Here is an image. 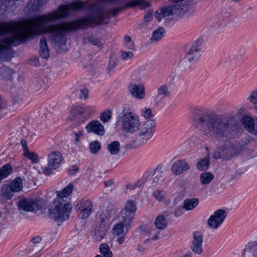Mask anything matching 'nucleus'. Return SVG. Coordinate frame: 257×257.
<instances>
[{"label":"nucleus","mask_w":257,"mask_h":257,"mask_svg":"<svg viewBox=\"0 0 257 257\" xmlns=\"http://www.w3.org/2000/svg\"><path fill=\"white\" fill-rule=\"evenodd\" d=\"M150 5V3L145 0H133L122 7H117L105 12L103 7L98 4H91L88 6L87 3L74 2L61 6L57 10L53 11L64 15L55 22L68 16L71 11H79L87 8L90 13V15L73 22L48 25L45 28V31L50 34V39L53 44L62 46L66 43V32H74L79 29H88L89 27L100 25L104 19L110 16H115L121 11L130 7L139 6L141 9H144Z\"/></svg>","instance_id":"nucleus-1"},{"label":"nucleus","mask_w":257,"mask_h":257,"mask_svg":"<svg viewBox=\"0 0 257 257\" xmlns=\"http://www.w3.org/2000/svg\"><path fill=\"white\" fill-rule=\"evenodd\" d=\"M63 16L57 12H52L24 23H0V35L13 34L10 37L0 40V59L10 61L14 54L11 45L17 46L31 36L46 33L45 29L47 25L54 22Z\"/></svg>","instance_id":"nucleus-2"},{"label":"nucleus","mask_w":257,"mask_h":257,"mask_svg":"<svg viewBox=\"0 0 257 257\" xmlns=\"http://www.w3.org/2000/svg\"><path fill=\"white\" fill-rule=\"evenodd\" d=\"M192 118L194 126L210 139L226 136L238 127L235 116L218 114L207 108H195Z\"/></svg>","instance_id":"nucleus-3"},{"label":"nucleus","mask_w":257,"mask_h":257,"mask_svg":"<svg viewBox=\"0 0 257 257\" xmlns=\"http://www.w3.org/2000/svg\"><path fill=\"white\" fill-rule=\"evenodd\" d=\"M63 199L56 198L51 204L48 211L49 217L54 219L58 223L69 218V213L72 206L69 203H65Z\"/></svg>","instance_id":"nucleus-4"},{"label":"nucleus","mask_w":257,"mask_h":257,"mask_svg":"<svg viewBox=\"0 0 257 257\" xmlns=\"http://www.w3.org/2000/svg\"><path fill=\"white\" fill-rule=\"evenodd\" d=\"M94 112L90 105H73L70 110L67 121L74 127L80 125L88 119Z\"/></svg>","instance_id":"nucleus-5"},{"label":"nucleus","mask_w":257,"mask_h":257,"mask_svg":"<svg viewBox=\"0 0 257 257\" xmlns=\"http://www.w3.org/2000/svg\"><path fill=\"white\" fill-rule=\"evenodd\" d=\"M121 128L123 132L128 134L137 132L140 127L141 120L138 115L124 108L121 113Z\"/></svg>","instance_id":"nucleus-6"},{"label":"nucleus","mask_w":257,"mask_h":257,"mask_svg":"<svg viewBox=\"0 0 257 257\" xmlns=\"http://www.w3.org/2000/svg\"><path fill=\"white\" fill-rule=\"evenodd\" d=\"M156 123L155 119H149L145 121L138 131L134 144L136 147H140L147 144L153 137Z\"/></svg>","instance_id":"nucleus-7"},{"label":"nucleus","mask_w":257,"mask_h":257,"mask_svg":"<svg viewBox=\"0 0 257 257\" xmlns=\"http://www.w3.org/2000/svg\"><path fill=\"white\" fill-rule=\"evenodd\" d=\"M63 161L61 153L58 151L51 152L47 156V165L43 170L46 175H50L52 171L60 167Z\"/></svg>","instance_id":"nucleus-8"},{"label":"nucleus","mask_w":257,"mask_h":257,"mask_svg":"<svg viewBox=\"0 0 257 257\" xmlns=\"http://www.w3.org/2000/svg\"><path fill=\"white\" fill-rule=\"evenodd\" d=\"M238 152V149L234 145L228 143L221 146L218 151L214 153L213 158L215 159H221L223 160H229L236 155Z\"/></svg>","instance_id":"nucleus-9"},{"label":"nucleus","mask_w":257,"mask_h":257,"mask_svg":"<svg viewBox=\"0 0 257 257\" xmlns=\"http://www.w3.org/2000/svg\"><path fill=\"white\" fill-rule=\"evenodd\" d=\"M113 213L114 210L111 202L109 200H106L100 211L97 213L96 219L100 224L107 226L110 223Z\"/></svg>","instance_id":"nucleus-10"},{"label":"nucleus","mask_w":257,"mask_h":257,"mask_svg":"<svg viewBox=\"0 0 257 257\" xmlns=\"http://www.w3.org/2000/svg\"><path fill=\"white\" fill-rule=\"evenodd\" d=\"M172 4L166 7L164 13V16H182L187 11V5L184 3L185 0H171Z\"/></svg>","instance_id":"nucleus-11"},{"label":"nucleus","mask_w":257,"mask_h":257,"mask_svg":"<svg viewBox=\"0 0 257 257\" xmlns=\"http://www.w3.org/2000/svg\"><path fill=\"white\" fill-rule=\"evenodd\" d=\"M75 208L78 216L81 219H86L92 213L93 204L91 201L83 199L78 202Z\"/></svg>","instance_id":"nucleus-12"},{"label":"nucleus","mask_w":257,"mask_h":257,"mask_svg":"<svg viewBox=\"0 0 257 257\" xmlns=\"http://www.w3.org/2000/svg\"><path fill=\"white\" fill-rule=\"evenodd\" d=\"M227 216L225 210L218 209L211 215L207 221L208 226L212 229L218 228L223 223Z\"/></svg>","instance_id":"nucleus-13"},{"label":"nucleus","mask_w":257,"mask_h":257,"mask_svg":"<svg viewBox=\"0 0 257 257\" xmlns=\"http://www.w3.org/2000/svg\"><path fill=\"white\" fill-rule=\"evenodd\" d=\"M129 228L130 226H126L125 223L120 222L114 225L112 229L113 234L118 236L117 241L119 244H122L124 242V237Z\"/></svg>","instance_id":"nucleus-14"},{"label":"nucleus","mask_w":257,"mask_h":257,"mask_svg":"<svg viewBox=\"0 0 257 257\" xmlns=\"http://www.w3.org/2000/svg\"><path fill=\"white\" fill-rule=\"evenodd\" d=\"M18 206L21 211L35 212L39 209V205L36 201L27 199L20 200Z\"/></svg>","instance_id":"nucleus-15"},{"label":"nucleus","mask_w":257,"mask_h":257,"mask_svg":"<svg viewBox=\"0 0 257 257\" xmlns=\"http://www.w3.org/2000/svg\"><path fill=\"white\" fill-rule=\"evenodd\" d=\"M88 133H94L99 136H103L105 130L102 124L98 120H92L89 122L85 126Z\"/></svg>","instance_id":"nucleus-16"},{"label":"nucleus","mask_w":257,"mask_h":257,"mask_svg":"<svg viewBox=\"0 0 257 257\" xmlns=\"http://www.w3.org/2000/svg\"><path fill=\"white\" fill-rule=\"evenodd\" d=\"M203 234L200 231H196L193 234L191 249L195 253L200 254L202 252Z\"/></svg>","instance_id":"nucleus-17"},{"label":"nucleus","mask_w":257,"mask_h":257,"mask_svg":"<svg viewBox=\"0 0 257 257\" xmlns=\"http://www.w3.org/2000/svg\"><path fill=\"white\" fill-rule=\"evenodd\" d=\"M128 91L131 94L137 99H142L145 96V88L143 85H137L131 83L128 86Z\"/></svg>","instance_id":"nucleus-18"},{"label":"nucleus","mask_w":257,"mask_h":257,"mask_svg":"<svg viewBox=\"0 0 257 257\" xmlns=\"http://www.w3.org/2000/svg\"><path fill=\"white\" fill-rule=\"evenodd\" d=\"M189 166L184 160L176 161L171 167V171L175 175L182 174L189 169Z\"/></svg>","instance_id":"nucleus-19"},{"label":"nucleus","mask_w":257,"mask_h":257,"mask_svg":"<svg viewBox=\"0 0 257 257\" xmlns=\"http://www.w3.org/2000/svg\"><path fill=\"white\" fill-rule=\"evenodd\" d=\"M167 219L163 215H158L155 219L154 225L155 227L159 231H157L156 234L151 239L154 240L158 239L159 238L158 234L160 233V231L165 229L167 227Z\"/></svg>","instance_id":"nucleus-20"},{"label":"nucleus","mask_w":257,"mask_h":257,"mask_svg":"<svg viewBox=\"0 0 257 257\" xmlns=\"http://www.w3.org/2000/svg\"><path fill=\"white\" fill-rule=\"evenodd\" d=\"M74 186L72 183L69 184L61 191H56L57 195L56 198L59 199H63V201L65 203H69V196L71 194Z\"/></svg>","instance_id":"nucleus-21"},{"label":"nucleus","mask_w":257,"mask_h":257,"mask_svg":"<svg viewBox=\"0 0 257 257\" xmlns=\"http://www.w3.org/2000/svg\"><path fill=\"white\" fill-rule=\"evenodd\" d=\"M135 215L132 213L122 209L117 215L118 221L125 224L126 226H130Z\"/></svg>","instance_id":"nucleus-22"},{"label":"nucleus","mask_w":257,"mask_h":257,"mask_svg":"<svg viewBox=\"0 0 257 257\" xmlns=\"http://www.w3.org/2000/svg\"><path fill=\"white\" fill-rule=\"evenodd\" d=\"M107 226L99 224L94 230V239L97 241H101L107 235Z\"/></svg>","instance_id":"nucleus-23"},{"label":"nucleus","mask_w":257,"mask_h":257,"mask_svg":"<svg viewBox=\"0 0 257 257\" xmlns=\"http://www.w3.org/2000/svg\"><path fill=\"white\" fill-rule=\"evenodd\" d=\"M40 54L44 59H47L50 55L49 49L45 37H42L40 40Z\"/></svg>","instance_id":"nucleus-24"},{"label":"nucleus","mask_w":257,"mask_h":257,"mask_svg":"<svg viewBox=\"0 0 257 257\" xmlns=\"http://www.w3.org/2000/svg\"><path fill=\"white\" fill-rule=\"evenodd\" d=\"M241 121L244 128L251 133L255 123V119L254 120L251 116L244 115L242 117Z\"/></svg>","instance_id":"nucleus-25"},{"label":"nucleus","mask_w":257,"mask_h":257,"mask_svg":"<svg viewBox=\"0 0 257 257\" xmlns=\"http://www.w3.org/2000/svg\"><path fill=\"white\" fill-rule=\"evenodd\" d=\"M171 92L169 87L166 84L160 85L157 89V96L161 98L170 97Z\"/></svg>","instance_id":"nucleus-26"},{"label":"nucleus","mask_w":257,"mask_h":257,"mask_svg":"<svg viewBox=\"0 0 257 257\" xmlns=\"http://www.w3.org/2000/svg\"><path fill=\"white\" fill-rule=\"evenodd\" d=\"M9 186L14 193L19 192L23 189L22 179L20 177H17L10 182Z\"/></svg>","instance_id":"nucleus-27"},{"label":"nucleus","mask_w":257,"mask_h":257,"mask_svg":"<svg viewBox=\"0 0 257 257\" xmlns=\"http://www.w3.org/2000/svg\"><path fill=\"white\" fill-rule=\"evenodd\" d=\"M199 203V200L197 198H192L186 199L184 201L183 208L186 210H191L196 207Z\"/></svg>","instance_id":"nucleus-28"},{"label":"nucleus","mask_w":257,"mask_h":257,"mask_svg":"<svg viewBox=\"0 0 257 257\" xmlns=\"http://www.w3.org/2000/svg\"><path fill=\"white\" fill-rule=\"evenodd\" d=\"M48 0H30L28 7L32 11L39 10Z\"/></svg>","instance_id":"nucleus-29"},{"label":"nucleus","mask_w":257,"mask_h":257,"mask_svg":"<svg viewBox=\"0 0 257 257\" xmlns=\"http://www.w3.org/2000/svg\"><path fill=\"white\" fill-rule=\"evenodd\" d=\"M201 41L197 40L188 50H186L187 55L199 56L198 52L200 50L199 47L201 46Z\"/></svg>","instance_id":"nucleus-30"},{"label":"nucleus","mask_w":257,"mask_h":257,"mask_svg":"<svg viewBox=\"0 0 257 257\" xmlns=\"http://www.w3.org/2000/svg\"><path fill=\"white\" fill-rule=\"evenodd\" d=\"M164 32L165 29L163 27H159L153 33L151 41L153 42L159 41L164 37Z\"/></svg>","instance_id":"nucleus-31"},{"label":"nucleus","mask_w":257,"mask_h":257,"mask_svg":"<svg viewBox=\"0 0 257 257\" xmlns=\"http://www.w3.org/2000/svg\"><path fill=\"white\" fill-rule=\"evenodd\" d=\"M214 178V175L210 172L202 173L200 175V181L203 185L209 184Z\"/></svg>","instance_id":"nucleus-32"},{"label":"nucleus","mask_w":257,"mask_h":257,"mask_svg":"<svg viewBox=\"0 0 257 257\" xmlns=\"http://www.w3.org/2000/svg\"><path fill=\"white\" fill-rule=\"evenodd\" d=\"M120 144L119 142L115 141L111 142L107 145V150L111 155H116L120 151Z\"/></svg>","instance_id":"nucleus-33"},{"label":"nucleus","mask_w":257,"mask_h":257,"mask_svg":"<svg viewBox=\"0 0 257 257\" xmlns=\"http://www.w3.org/2000/svg\"><path fill=\"white\" fill-rule=\"evenodd\" d=\"M13 171V168L10 164H7L0 169V179L7 177Z\"/></svg>","instance_id":"nucleus-34"},{"label":"nucleus","mask_w":257,"mask_h":257,"mask_svg":"<svg viewBox=\"0 0 257 257\" xmlns=\"http://www.w3.org/2000/svg\"><path fill=\"white\" fill-rule=\"evenodd\" d=\"M210 164L209 158L208 156H205L203 159L199 160L197 164V168L200 170H206L208 169Z\"/></svg>","instance_id":"nucleus-35"},{"label":"nucleus","mask_w":257,"mask_h":257,"mask_svg":"<svg viewBox=\"0 0 257 257\" xmlns=\"http://www.w3.org/2000/svg\"><path fill=\"white\" fill-rule=\"evenodd\" d=\"M137 209V208L136 203L133 200H128L125 203L124 207L122 209L128 212L132 213L135 215Z\"/></svg>","instance_id":"nucleus-36"},{"label":"nucleus","mask_w":257,"mask_h":257,"mask_svg":"<svg viewBox=\"0 0 257 257\" xmlns=\"http://www.w3.org/2000/svg\"><path fill=\"white\" fill-rule=\"evenodd\" d=\"M2 195L7 199H11L13 196V192L9 185L3 184L1 187Z\"/></svg>","instance_id":"nucleus-37"},{"label":"nucleus","mask_w":257,"mask_h":257,"mask_svg":"<svg viewBox=\"0 0 257 257\" xmlns=\"http://www.w3.org/2000/svg\"><path fill=\"white\" fill-rule=\"evenodd\" d=\"M84 40L85 43L89 42L93 45L97 46L99 48L103 46L100 40L93 36H88L87 37H84Z\"/></svg>","instance_id":"nucleus-38"},{"label":"nucleus","mask_w":257,"mask_h":257,"mask_svg":"<svg viewBox=\"0 0 257 257\" xmlns=\"http://www.w3.org/2000/svg\"><path fill=\"white\" fill-rule=\"evenodd\" d=\"M134 74L139 79H141L147 75V70L146 66H141L134 71Z\"/></svg>","instance_id":"nucleus-39"},{"label":"nucleus","mask_w":257,"mask_h":257,"mask_svg":"<svg viewBox=\"0 0 257 257\" xmlns=\"http://www.w3.org/2000/svg\"><path fill=\"white\" fill-rule=\"evenodd\" d=\"M100 253L104 257H112V252L110 251L108 245L106 243L102 244L99 248Z\"/></svg>","instance_id":"nucleus-40"},{"label":"nucleus","mask_w":257,"mask_h":257,"mask_svg":"<svg viewBox=\"0 0 257 257\" xmlns=\"http://www.w3.org/2000/svg\"><path fill=\"white\" fill-rule=\"evenodd\" d=\"M23 155L24 157H27L33 163H38L39 162L38 155L34 152H30L28 151L26 152H24Z\"/></svg>","instance_id":"nucleus-41"},{"label":"nucleus","mask_w":257,"mask_h":257,"mask_svg":"<svg viewBox=\"0 0 257 257\" xmlns=\"http://www.w3.org/2000/svg\"><path fill=\"white\" fill-rule=\"evenodd\" d=\"M141 115L145 119H152L154 115L152 113V109L149 107H144L141 110Z\"/></svg>","instance_id":"nucleus-42"},{"label":"nucleus","mask_w":257,"mask_h":257,"mask_svg":"<svg viewBox=\"0 0 257 257\" xmlns=\"http://www.w3.org/2000/svg\"><path fill=\"white\" fill-rule=\"evenodd\" d=\"M89 148L91 153L96 154L100 150L101 146L98 142L93 141L90 143Z\"/></svg>","instance_id":"nucleus-43"},{"label":"nucleus","mask_w":257,"mask_h":257,"mask_svg":"<svg viewBox=\"0 0 257 257\" xmlns=\"http://www.w3.org/2000/svg\"><path fill=\"white\" fill-rule=\"evenodd\" d=\"M111 118V112L109 110H106L101 113L100 119L103 123L108 122Z\"/></svg>","instance_id":"nucleus-44"},{"label":"nucleus","mask_w":257,"mask_h":257,"mask_svg":"<svg viewBox=\"0 0 257 257\" xmlns=\"http://www.w3.org/2000/svg\"><path fill=\"white\" fill-rule=\"evenodd\" d=\"M162 172L160 170H156L154 174L150 177L149 181L154 183H157L162 177Z\"/></svg>","instance_id":"nucleus-45"},{"label":"nucleus","mask_w":257,"mask_h":257,"mask_svg":"<svg viewBox=\"0 0 257 257\" xmlns=\"http://www.w3.org/2000/svg\"><path fill=\"white\" fill-rule=\"evenodd\" d=\"M146 178H142L138 182L134 184L128 183L125 186L126 189H134L137 187H140L146 182Z\"/></svg>","instance_id":"nucleus-46"},{"label":"nucleus","mask_w":257,"mask_h":257,"mask_svg":"<svg viewBox=\"0 0 257 257\" xmlns=\"http://www.w3.org/2000/svg\"><path fill=\"white\" fill-rule=\"evenodd\" d=\"M0 73L4 76H11L13 74L14 72L13 69L11 68L6 66H3L0 67Z\"/></svg>","instance_id":"nucleus-47"},{"label":"nucleus","mask_w":257,"mask_h":257,"mask_svg":"<svg viewBox=\"0 0 257 257\" xmlns=\"http://www.w3.org/2000/svg\"><path fill=\"white\" fill-rule=\"evenodd\" d=\"M121 57L123 60H130L132 59L134 56V53L131 51H121Z\"/></svg>","instance_id":"nucleus-48"},{"label":"nucleus","mask_w":257,"mask_h":257,"mask_svg":"<svg viewBox=\"0 0 257 257\" xmlns=\"http://www.w3.org/2000/svg\"><path fill=\"white\" fill-rule=\"evenodd\" d=\"M124 42L128 49L130 50H134L135 49L134 43L132 41L131 38L129 36L125 35Z\"/></svg>","instance_id":"nucleus-49"},{"label":"nucleus","mask_w":257,"mask_h":257,"mask_svg":"<svg viewBox=\"0 0 257 257\" xmlns=\"http://www.w3.org/2000/svg\"><path fill=\"white\" fill-rule=\"evenodd\" d=\"M166 7L162 8V9H160V12H159L158 11H156L155 12V17L158 21H161L163 17L166 18L168 17L164 16V13H165L164 12L166 11Z\"/></svg>","instance_id":"nucleus-50"},{"label":"nucleus","mask_w":257,"mask_h":257,"mask_svg":"<svg viewBox=\"0 0 257 257\" xmlns=\"http://www.w3.org/2000/svg\"><path fill=\"white\" fill-rule=\"evenodd\" d=\"M248 100L253 104H257V89L252 91L248 97Z\"/></svg>","instance_id":"nucleus-51"},{"label":"nucleus","mask_w":257,"mask_h":257,"mask_svg":"<svg viewBox=\"0 0 257 257\" xmlns=\"http://www.w3.org/2000/svg\"><path fill=\"white\" fill-rule=\"evenodd\" d=\"M117 61L116 59H111L109 61V63L108 65V70L109 72L113 71L115 69L116 66L117 65Z\"/></svg>","instance_id":"nucleus-52"},{"label":"nucleus","mask_w":257,"mask_h":257,"mask_svg":"<svg viewBox=\"0 0 257 257\" xmlns=\"http://www.w3.org/2000/svg\"><path fill=\"white\" fill-rule=\"evenodd\" d=\"M249 248L252 257H257V241L249 246Z\"/></svg>","instance_id":"nucleus-53"},{"label":"nucleus","mask_w":257,"mask_h":257,"mask_svg":"<svg viewBox=\"0 0 257 257\" xmlns=\"http://www.w3.org/2000/svg\"><path fill=\"white\" fill-rule=\"evenodd\" d=\"M89 91L87 88H83L80 90V98L86 100L88 98Z\"/></svg>","instance_id":"nucleus-54"},{"label":"nucleus","mask_w":257,"mask_h":257,"mask_svg":"<svg viewBox=\"0 0 257 257\" xmlns=\"http://www.w3.org/2000/svg\"><path fill=\"white\" fill-rule=\"evenodd\" d=\"M164 195V192L162 191H157L153 193L154 196L159 201H161L163 199Z\"/></svg>","instance_id":"nucleus-55"},{"label":"nucleus","mask_w":257,"mask_h":257,"mask_svg":"<svg viewBox=\"0 0 257 257\" xmlns=\"http://www.w3.org/2000/svg\"><path fill=\"white\" fill-rule=\"evenodd\" d=\"M183 209V206L177 208L174 211V215L175 216H181L184 213Z\"/></svg>","instance_id":"nucleus-56"},{"label":"nucleus","mask_w":257,"mask_h":257,"mask_svg":"<svg viewBox=\"0 0 257 257\" xmlns=\"http://www.w3.org/2000/svg\"><path fill=\"white\" fill-rule=\"evenodd\" d=\"M198 57V56L188 55L186 58H184V61L186 62H189L191 63L192 62L196 60Z\"/></svg>","instance_id":"nucleus-57"},{"label":"nucleus","mask_w":257,"mask_h":257,"mask_svg":"<svg viewBox=\"0 0 257 257\" xmlns=\"http://www.w3.org/2000/svg\"><path fill=\"white\" fill-rule=\"evenodd\" d=\"M141 232L142 234H146L151 232V230L149 228V227L146 225H142L140 227Z\"/></svg>","instance_id":"nucleus-58"},{"label":"nucleus","mask_w":257,"mask_h":257,"mask_svg":"<svg viewBox=\"0 0 257 257\" xmlns=\"http://www.w3.org/2000/svg\"><path fill=\"white\" fill-rule=\"evenodd\" d=\"M153 19V11H150L147 15L144 17V21L146 23H148L151 21Z\"/></svg>","instance_id":"nucleus-59"},{"label":"nucleus","mask_w":257,"mask_h":257,"mask_svg":"<svg viewBox=\"0 0 257 257\" xmlns=\"http://www.w3.org/2000/svg\"><path fill=\"white\" fill-rule=\"evenodd\" d=\"M103 183L105 188H110L114 185V180L113 179H109L105 181Z\"/></svg>","instance_id":"nucleus-60"},{"label":"nucleus","mask_w":257,"mask_h":257,"mask_svg":"<svg viewBox=\"0 0 257 257\" xmlns=\"http://www.w3.org/2000/svg\"><path fill=\"white\" fill-rule=\"evenodd\" d=\"M30 63L35 66H37L39 65V60L37 57H33L30 59Z\"/></svg>","instance_id":"nucleus-61"},{"label":"nucleus","mask_w":257,"mask_h":257,"mask_svg":"<svg viewBox=\"0 0 257 257\" xmlns=\"http://www.w3.org/2000/svg\"><path fill=\"white\" fill-rule=\"evenodd\" d=\"M78 168L74 166L69 169V174L71 175H75L78 171Z\"/></svg>","instance_id":"nucleus-62"},{"label":"nucleus","mask_w":257,"mask_h":257,"mask_svg":"<svg viewBox=\"0 0 257 257\" xmlns=\"http://www.w3.org/2000/svg\"><path fill=\"white\" fill-rule=\"evenodd\" d=\"M74 135L75 136V141L76 142H79V138L80 136H82V132L79 131L77 133H74Z\"/></svg>","instance_id":"nucleus-63"},{"label":"nucleus","mask_w":257,"mask_h":257,"mask_svg":"<svg viewBox=\"0 0 257 257\" xmlns=\"http://www.w3.org/2000/svg\"><path fill=\"white\" fill-rule=\"evenodd\" d=\"M251 133L257 137V118H255V123L254 124Z\"/></svg>","instance_id":"nucleus-64"}]
</instances>
